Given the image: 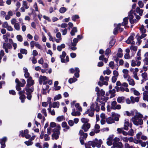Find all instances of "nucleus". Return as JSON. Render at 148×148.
<instances>
[{"label":"nucleus","mask_w":148,"mask_h":148,"mask_svg":"<svg viewBox=\"0 0 148 148\" xmlns=\"http://www.w3.org/2000/svg\"><path fill=\"white\" fill-rule=\"evenodd\" d=\"M14 27L15 29L19 31L20 30V25L18 23H16L15 25H14Z\"/></svg>","instance_id":"43"},{"label":"nucleus","mask_w":148,"mask_h":148,"mask_svg":"<svg viewBox=\"0 0 148 148\" xmlns=\"http://www.w3.org/2000/svg\"><path fill=\"white\" fill-rule=\"evenodd\" d=\"M80 112L78 111L72 112L71 113V115L74 116H76L77 115L79 116L80 115Z\"/></svg>","instance_id":"44"},{"label":"nucleus","mask_w":148,"mask_h":148,"mask_svg":"<svg viewBox=\"0 0 148 148\" xmlns=\"http://www.w3.org/2000/svg\"><path fill=\"white\" fill-rule=\"evenodd\" d=\"M23 5L26 9L29 8V6L28 5V3L26 1H23Z\"/></svg>","instance_id":"34"},{"label":"nucleus","mask_w":148,"mask_h":148,"mask_svg":"<svg viewBox=\"0 0 148 148\" xmlns=\"http://www.w3.org/2000/svg\"><path fill=\"white\" fill-rule=\"evenodd\" d=\"M67 10L64 7L61 8L59 10L60 12L61 13H64Z\"/></svg>","instance_id":"40"},{"label":"nucleus","mask_w":148,"mask_h":148,"mask_svg":"<svg viewBox=\"0 0 148 148\" xmlns=\"http://www.w3.org/2000/svg\"><path fill=\"white\" fill-rule=\"evenodd\" d=\"M107 99L106 100H99V102L100 104L99 105L101 106V109L102 110H104L105 109V108L104 107V105H105V103L107 101Z\"/></svg>","instance_id":"14"},{"label":"nucleus","mask_w":148,"mask_h":148,"mask_svg":"<svg viewBox=\"0 0 148 148\" xmlns=\"http://www.w3.org/2000/svg\"><path fill=\"white\" fill-rule=\"evenodd\" d=\"M27 82V86L25 88V90L26 91V94L27 95V99L30 100L32 97V93L34 90V88L33 87H30L34 84V82L31 77H29Z\"/></svg>","instance_id":"1"},{"label":"nucleus","mask_w":148,"mask_h":148,"mask_svg":"<svg viewBox=\"0 0 148 148\" xmlns=\"http://www.w3.org/2000/svg\"><path fill=\"white\" fill-rule=\"evenodd\" d=\"M102 143V141L101 139L96 140L95 141H90L88 142L89 145H91L92 147H97L98 148L101 147V145Z\"/></svg>","instance_id":"4"},{"label":"nucleus","mask_w":148,"mask_h":148,"mask_svg":"<svg viewBox=\"0 0 148 148\" xmlns=\"http://www.w3.org/2000/svg\"><path fill=\"white\" fill-rule=\"evenodd\" d=\"M131 90L133 91L134 94L136 96H139L140 94L139 92L137 90H136L134 88L131 89Z\"/></svg>","instance_id":"42"},{"label":"nucleus","mask_w":148,"mask_h":148,"mask_svg":"<svg viewBox=\"0 0 148 148\" xmlns=\"http://www.w3.org/2000/svg\"><path fill=\"white\" fill-rule=\"evenodd\" d=\"M79 134L80 136H83V137H80V141L81 144L83 145L84 144V140L82 138L86 139L88 136L87 134V133H84L82 130H80L79 132Z\"/></svg>","instance_id":"5"},{"label":"nucleus","mask_w":148,"mask_h":148,"mask_svg":"<svg viewBox=\"0 0 148 148\" xmlns=\"http://www.w3.org/2000/svg\"><path fill=\"white\" fill-rule=\"evenodd\" d=\"M134 36V34L130 36L126 41V42L128 44H131L132 45H134L135 43V42L133 41Z\"/></svg>","instance_id":"9"},{"label":"nucleus","mask_w":148,"mask_h":148,"mask_svg":"<svg viewBox=\"0 0 148 148\" xmlns=\"http://www.w3.org/2000/svg\"><path fill=\"white\" fill-rule=\"evenodd\" d=\"M60 134H57V133H53L52 135V139L53 140L54 139L57 140L59 138V135Z\"/></svg>","instance_id":"32"},{"label":"nucleus","mask_w":148,"mask_h":148,"mask_svg":"<svg viewBox=\"0 0 148 148\" xmlns=\"http://www.w3.org/2000/svg\"><path fill=\"white\" fill-rule=\"evenodd\" d=\"M115 40L114 39H112L109 42V47L111 48L115 44Z\"/></svg>","instance_id":"45"},{"label":"nucleus","mask_w":148,"mask_h":148,"mask_svg":"<svg viewBox=\"0 0 148 148\" xmlns=\"http://www.w3.org/2000/svg\"><path fill=\"white\" fill-rule=\"evenodd\" d=\"M72 19L74 21H75L76 20L79 18V17L78 15H74L72 16Z\"/></svg>","instance_id":"60"},{"label":"nucleus","mask_w":148,"mask_h":148,"mask_svg":"<svg viewBox=\"0 0 148 148\" xmlns=\"http://www.w3.org/2000/svg\"><path fill=\"white\" fill-rule=\"evenodd\" d=\"M95 90L99 100L107 99L104 96L105 92L103 89L100 90L98 87H96Z\"/></svg>","instance_id":"3"},{"label":"nucleus","mask_w":148,"mask_h":148,"mask_svg":"<svg viewBox=\"0 0 148 148\" xmlns=\"http://www.w3.org/2000/svg\"><path fill=\"white\" fill-rule=\"evenodd\" d=\"M75 107L77 108V110L79 112H82V108L81 106H79V103H76L75 105Z\"/></svg>","instance_id":"37"},{"label":"nucleus","mask_w":148,"mask_h":148,"mask_svg":"<svg viewBox=\"0 0 148 148\" xmlns=\"http://www.w3.org/2000/svg\"><path fill=\"white\" fill-rule=\"evenodd\" d=\"M77 80V79L73 77V78H71L69 79L68 82H69L71 84L73 83L74 82Z\"/></svg>","instance_id":"36"},{"label":"nucleus","mask_w":148,"mask_h":148,"mask_svg":"<svg viewBox=\"0 0 148 148\" xmlns=\"http://www.w3.org/2000/svg\"><path fill=\"white\" fill-rule=\"evenodd\" d=\"M127 81L129 82V84L130 85L134 86L135 84V83L134 80L131 78L129 77L127 79Z\"/></svg>","instance_id":"22"},{"label":"nucleus","mask_w":148,"mask_h":148,"mask_svg":"<svg viewBox=\"0 0 148 148\" xmlns=\"http://www.w3.org/2000/svg\"><path fill=\"white\" fill-rule=\"evenodd\" d=\"M143 99L144 100H146L148 102V92L145 91L143 93Z\"/></svg>","instance_id":"21"},{"label":"nucleus","mask_w":148,"mask_h":148,"mask_svg":"<svg viewBox=\"0 0 148 148\" xmlns=\"http://www.w3.org/2000/svg\"><path fill=\"white\" fill-rule=\"evenodd\" d=\"M103 73L104 75L106 74L107 75H109L111 73V71L109 69H107L103 71Z\"/></svg>","instance_id":"46"},{"label":"nucleus","mask_w":148,"mask_h":148,"mask_svg":"<svg viewBox=\"0 0 148 148\" xmlns=\"http://www.w3.org/2000/svg\"><path fill=\"white\" fill-rule=\"evenodd\" d=\"M60 106V103L59 102H54L53 103L52 107L58 108Z\"/></svg>","instance_id":"29"},{"label":"nucleus","mask_w":148,"mask_h":148,"mask_svg":"<svg viewBox=\"0 0 148 148\" xmlns=\"http://www.w3.org/2000/svg\"><path fill=\"white\" fill-rule=\"evenodd\" d=\"M47 84H44V83H43L42 87V90H47L49 88V86L47 85Z\"/></svg>","instance_id":"50"},{"label":"nucleus","mask_w":148,"mask_h":148,"mask_svg":"<svg viewBox=\"0 0 148 148\" xmlns=\"http://www.w3.org/2000/svg\"><path fill=\"white\" fill-rule=\"evenodd\" d=\"M20 99L21 100L22 103H23L25 101L24 99L26 98L25 96L24 95H19Z\"/></svg>","instance_id":"35"},{"label":"nucleus","mask_w":148,"mask_h":148,"mask_svg":"<svg viewBox=\"0 0 148 148\" xmlns=\"http://www.w3.org/2000/svg\"><path fill=\"white\" fill-rule=\"evenodd\" d=\"M77 32V29L76 27H73L71 32V34L72 36H74L75 35V33Z\"/></svg>","instance_id":"31"},{"label":"nucleus","mask_w":148,"mask_h":148,"mask_svg":"<svg viewBox=\"0 0 148 148\" xmlns=\"http://www.w3.org/2000/svg\"><path fill=\"white\" fill-rule=\"evenodd\" d=\"M141 76L143 79H146L147 77V74L146 73H144L141 74Z\"/></svg>","instance_id":"63"},{"label":"nucleus","mask_w":148,"mask_h":148,"mask_svg":"<svg viewBox=\"0 0 148 148\" xmlns=\"http://www.w3.org/2000/svg\"><path fill=\"white\" fill-rule=\"evenodd\" d=\"M130 125L129 122L128 121L125 120L124 123V129L126 130H128V127Z\"/></svg>","instance_id":"27"},{"label":"nucleus","mask_w":148,"mask_h":148,"mask_svg":"<svg viewBox=\"0 0 148 148\" xmlns=\"http://www.w3.org/2000/svg\"><path fill=\"white\" fill-rule=\"evenodd\" d=\"M136 12L139 14V15L140 16H142L143 12V10L142 9H140L138 7H137L136 9Z\"/></svg>","instance_id":"26"},{"label":"nucleus","mask_w":148,"mask_h":148,"mask_svg":"<svg viewBox=\"0 0 148 148\" xmlns=\"http://www.w3.org/2000/svg\"><path fill=\"white\" fill-rule=\"evenodd\" d=\"M128 18L126 17L124 18L123 19V22L122 23V25L123 26L126 25L128 23Z\"/></svg>","instance_id":"30"},{"label":"nucleus","mask_w":148,"mask_h":148,"mask_svg":"<svg viewBox=\"0 0 148 148\" xmlns=\"http://www.w3.org/2000/svg\"><path fill=\"white\" fill-rule=\"evenodd\" d=\"M130 99L132 103H134L135 102H138L139 101L140 97H134L133 96H131L130 97Z\"/></svg>","instance_id":"16"},{"label":"nucleus","mask_w":148,"mask_h":148,"mask_svg":"<svg viewBox=\"0 0 148 148\" xmlns=\"http://www.w3.org/2000/svg\"><path fill=\"white\" fill-rule=\"evenodd\" d=\"M99 128L100 126L98 124H96L95 126L94 130L95 132L96 133L99 132L100 131Z\"/></svg>","instance_id":"25"},{"label":"nucleus","mask_w":148,"mask_h":148,"mask_svg":"<svg viewBox=\"0 0 148 148\" xmlns=\"http://www.w3.org/2000/svg\"><path fill=\"white\" fill-rule=\"evenodd\" d=\"M47 34L49 37V40L50 41H52L54 42V39L51 36V34L50 32H49L47 33Z\"/></svg>","instance_id":"56"},{"label":"nucleus","mask_w":148,"mask_h":148,"mask_svg":"<svg viewBox=\"0 0 148 148\" xmlns=\"http://www.w3.org/2000/svg\"><path fill=\"white\" fill-rule=\"evenodd\" d=\"M98 105L99 104L97 103L96 104H92L90 106V108L92 111H94L95 110L97 112L99 111L100 108Z\"/></svg>","instance_id":"10"},{"label":"nucleus","mask_w":148,"mask_h":148,"mask_svg":"<svg viewBox=\"0 0 148 148\" xmlns=\"http://www.w3.org/2000/svg\"><path fill=\"white\" fill-rule=\"evenodd\" d=\"M143 117V116L142 114L137 112L134 117L132 118L131 120L135 125H142L143 124V121L142 119Z\"/></svg>","instance_id":"2"},{"label":"nucleus","mask_w":148,"mask_h":148,"mask_svg":"<svg viewBox=\"0 0 148 148\" xmlns=\"http://www.w3.org/2000/svg\"><path fill=\"white\" fill-rule=\"evenodd\" d=\"M116 102L115 101H114L112 102L111 108L115 110V108L116 105Z\"/></svg>","instance_id":"41"},{"label":"nucleus","mask_w":148,"mask_h":148,"mask_svg":"<svg viewBox=\"0 0 148 148\" xmlns=\"http://www.w3.org/2000/svg\"><path fill=\"white\" fill-rule=\"evenodd\" d=\"M66 56V53L65 52L63 51L61 55H60V57L61 58V62H66L65 59L64 58Z\"/></svg>","instance_id":"19"},{"label":"nucleus","mask_w":148,"mask_h":148,"mask_svg":"<svg viewBox=\"0 0 148 148\" xmlns=\"http://www.w3.org/2000/svg\"><path fill=\"white\" fill-rule=\"evenodd\" d=\"M61 98V96L60 94H59L57 95H56L54 98V101H56L57 100H58Z\"/></svg>","instance_id":"57"},{"label":"nucleus","mask_w":148,"mask_h":148,"mask_svg":"<svg viewBox=\"0 0 148 148\" xmlns=\"http://www.w3.org/2000/svg\"><path fill=\"white\" fill-rule=\"evenodd\" d=\"M134 130L131 129L128 132V134L130 136H133L134 135Z\"/></svg>","instance_id":"47"},{"label":"nucleus","mask_w":148,"mask_h":148,"mask_svg":"<svg viewBox=\"0 0 148 148\" xmlns=\"http://www.w3.org/2000/svg\"><path fill=\"white\" fill-rule=\"evenodd\" d=\"M117 101L119 103H123L125 101V97H119L117 98Z\"/></svg>","instance_id":"20"},{"label":"nucleus","mask_w":148,"mask_h":148,"mask_svg":"<svg viewBox=\"0 0 148 148\" xmlns=\"http://www.w3.org/2000/svg\"><path fill=\"white\" fill-rule=\"evenodd\" d=\"M113 138L112 137H110L107 139V144L109 146H111L112 144V141H113Z\"/></svg>","instance_id":"24"},{"label":"nucleus","mask_w":148,"mask_h":148,"mask_svg":"<svg viewBox=\"0 0 148 148\" xmlns=\"http://www.w3.org/2000/svg\"><path fill=\"white\" fill-rule=\"evenodd\" d=\"M109 93L111 94V96L112 97H114L115 93V89H113L112 90H109Z\"/></svg>","instance_id":"38"},{"label":"nucleus","mask_w":148,"mask_h":148,"mask_svg":"<svg viewBox=\"0 0 148 148\" xmlns=\"http://www.w3.org/2000/svg\"><path fill=\"white\" fill-rule=\"evenodd\" d=\"M121 26V24L120 23H119L117 25V27H115L114 30L113 31V34H116L118 33V30H119V28Z\"/></svg>","instance_id":"23"},{"label":"nucleus","mask_w":148,"mask_h":148,"mask_svg":"<svg viewBox=\"0 0 148 148\" xmlns=\"http://www.w3.org/2000/svg\"><path fill=\"white\" fill-rule=\"evenodd\" d=\"M2 47L4 49L5 52L8 53L9 52V50H10L12 48V46L10 43L3 42Z\"/></svg>","instance_id":"6"},{"label":"nucleus","mask_w":148,"mask_h":148,"mask_svg":"<svg viewBox=\"0 0 148 148\" xmlns=\"http://www.w3.org/2000/svg\"><path fill=\"white\" fill-rule=\"evenodd\" d=\"M65 45L64 44H62L60 45H58L57 46V49L59 51H61L62 49L65 48Z\"/></svg>","instance_id":"28"},{"label":"nucleus","mask_w":148,"mask_h":148,"mask_svg":"<svg viewBox=\"0 0 148 148\" xmlns=\"http://www.w3.org/2000/svg\"><path fill=\"white\" fill-rule=\"evenodd\" d=\"M125 148H133V147L132 146H130V145L127 143L125 144Z\"/></svg>","instance_id":"64"},{"label":"nucleus","mask_w":148,"mask_h":148,"mask_svg":"<svg viewBox=\"0 0 148 148\" xmlns=\"http://www.w3.org/2000/svg\"><path fill=\"white\" fill-rule=\"evenodd\" d=\"M123 144L121 142H118V143H113V146L111 148H122L123 147Z\"/></svg>","instance_id":"15"},{"label":"nucleus","mask_w":148,"mask_h":148,"mask_svg":"<svg viewBox=\"0 0 148 148\" xmlns=\"http://www.w3.org/2000/svg\"><path fill=\"white\" fill-rule=\"evenodd\" d=\"M64 119V116H61L58 117L57 118V120L59 122L62 121Z\"/></svg>","instance_id":"53"},{"label":"nucleus","mask_w":148,"mask_h":148,"mask_svg":"<svg viewBox=\"0 0 148 148\" xmlns=\"http://www.w3.org/2000/svg\"><path fill=\"white\" fill-rule=\"evenodd\" d=\"M133 77L135 79L137 80H138L139 79V77L137 75V73H136L135 72H133Z\"/></svg>","instance_id":"59"},{"label":"nucleus","mask_w":148,"mask_h":148,"mask_svg":"<svg viewBox=\"0 0 148 148\" xmlns=\"http://www.w3.org/2000/svg\"><path fill=\"white\" fill-rule=\"evenodd\" d=\"M90 127V125L89 123H84L82 126L81 128L85 132H87Z\"/></svg>","instance_id":"12"},{"label":"nucleus","mask_w":148,"mask_h":148,"mask_svg":"<svg viewBox=\"0 0 148 148\" xmlns=\"http://www.w3.org/2000/svg\"><path fill=\"white\" fill-rule=\"evenodd\" d=\"M138 4L139 7L140 8H143L144 5L142 1H139Z\"/></svg>","instance_id":"62"},{"label":"nucleus","mask_w":148,"mask_h":148,"mask_svg":"<svg viewBox=\"0 0 148 148\" xmlns=\"http://www.w3.org/2000/svg\"><path fill=\"white\" fill-rule=\"evenodd\" d=\"M41 112L46 117L47 116V113L46 110L45 108H42L41 111Z\"/></svg>","instance_id":"54"},{"label":"nucleus","mask_w":148,"mask_h":148,"mask_svg":"<svg viewBox=\"0 0 148 148\" xmlns=\"http://www.w3.org/2000/svg\"><path fill=\"white\" fill-rule=\"evenodd\" d=\"M134 11L132 10H131L129 14L130 22L131 24H133L136 21L135 19H133V18H134L133 14H134Z\"/></svg>","instance_id":"11"},{"label":"nucleus","mask_w":148,"mask_h":148,"mask_svg":"<svg viewBox=\"0 0 148 148\" xmlns=\"http://www.w3.org/2000/svg\"><path fill=\"white\" fill-rule=\"evenodd\" d=\"M140 30L141 33V35L139 36L140 39H142L147 36V34H145L146 32V29L145 28L144 26L142 25L140 28Z\"/></svg>","instance_id":"7"},{"label":"nucleus","mask_w":148,"mask_h":148,"mask_svg":"<svg viewBox=\"0 0 148 148\" xmlns=\"http://www.w3.org/2000/svg\"><path fill=\"white\" fill-rule=\"evenodd\" d=\"M120 140V139L119 138L116 137L114 139L113 138L112 140L114 141L113 143H118V142H119Z\"/></svg>","instance_id":"58"},{"label":"nucleus","mask_w":148,"mask_h":148,"mask_svg":"<svg viewBox=\"0 0 148 148\" xmlns=\"http://www.w3.org/2000/svg\"><path fill=\"white\" fill-rule=\"evenodd\" d=\"M106 121L108 124H111L114 123V119L113 117H108L106 119Z\"/></svg>","instance_id":"18"},{"label":"nucleus","mask_w":148,"mask_h":148,"mask_svg":"<svg viewBox=\"0 0 148 148\" xmlns=\"http://www.w3.org/2000/svg\"><path fill=\"white\" fill-rule=\"evenodd\" d=\"M144 65L148 66V57H146L143 60Z\"/></svg>","instance_id":"52"},{"label":"nucleus","mask_w":148,"mask_h":148,"mask_svg":"<svg viewBox=\"0 0 148 148\" xmlns=\"http://www.w3.org/2000/svg\"><path fill=\"white\" fill-rule=\"evenodd\" d=\"M16 38L17 40L19 42H21L23 40L22 36L20 35H18L16 36Z\"/></svg>","instance_id":"39"},{"label":"nucleus","mask_w":148,"mask_h":148,"mask_svg":"<svg viewBox=\"0 0 148 148\" xmlns=\"http://www.w3.org/2000/svg\"><path fill=\"white\" fill-rule=\"evenodd\" d=\"M3 38L5 42H8V38L7 36V34L6 35H3Z\"/></svg>","instance_id":"61"},{"label":"nucleus","mask_w":148,"mask_h":148,"mask_svg":"<svg viewBox=\"0 0 148 148\" xmlns=\"http://www.w3.org/2000/svg\"><path fill=\"white\" fill-rule=\"evenodd\" d=\"M20 52L21 53L25 55L27 54V51L26 49H21L20 50Z\"/></svg>","instance_id":"51"},{"label":"nucleus","mask_w":148,"mask_h":148,"mask_svg":"<svg viewBox=\"0 0 148 148\" xmlns=\"http://www.w3.org/2000/svg\"><path fill=\"white\" fill-rule=\"evenodd\" d=\"M130 49L131 50H133L136 52L137 50V47L136 46L132 45L130 47Z\"/></svg>","instance_id":"48"},{"label":"nucleus","mask_w":148,"mask_h":148,"mask_svg":"<svg viewBox=\"0 0 148 148\" xmlns=\"http://www.w3.org/2000/svg\"><path fill=\"white\" fill-rule=\"evenodd\" d=\"M61 129V127L60 125H58L56 126V128L53 130V133H56L57 134H60V130Z\"/></svg>","instance_id":"17"},{"label":"nucleus","mask_w":148,"mask_h":148,"mask_svg":"<svg viewBox=\"0 0 148 148\" xmlns=\"http://www.w3.org/2000/svg\"><path fill=\"white\" fill-rule=\"evenodd\" d=\"M47 78L45 76H42L40 75V76L39 79V83L41 85L42 84L43 82L44 84H47Z\"/></svg>","instance_id":"8"},{"label":"nucleus","mask_w":148,"mask_h":148,"mask_svg":"<svg viewBox=\"0 0 148 148\" xmlns=\"http://www.w3.org/2000/svg\"><path fill=\"white\" fill-rule=\"evenodd\" d=\"M75 71L76 73L74 74L75 76L76 77L78 78L79 77V70L78 68H75Z\"/></svg>","instance_id":"33"},{"label":"nucleus","mask_w":148,"mask_h":148,"mask_svg":"<svg viewBox=\"0 0 148 148\" xmlns=\"http://www.w3.org/2000/svg\"><path fill=\"white\" fill-rule=\"evenodd\" d=\"M49 135L47 134H45L44 135V139L45 141L49 140H50V138L49 136Z\"/></svg>","instance_id":"55"},{"label":"nucleus","mask_w":148,"mask_h":148,"mask_svg":"<svg viewBox=\"0 0 148 148\" xmlns=\"http://www.w3.org/2000/svg\"><path fill=\"white\" fill-rule=\"evenodd\" d=\"M81 121L83 123H88V122L89 120L87 119L83 118L81 119Z\"/></svg>","instance_id":"49"},{"label":"nucleus","mask_w":148,"mask_h":148,"mask_svg":"<svg viewBox=\"0 0 148 148\" xmlns=\"http://www.w3.org/2000/svg\"><path fill=\"white\" fill-rule=\"evenodd\" d=\"M7 140V138L6 137L0 139V143L1 145V148H4L6 146L5 143Z\"/></svg>","instance_id":"13"}]
</instances>
